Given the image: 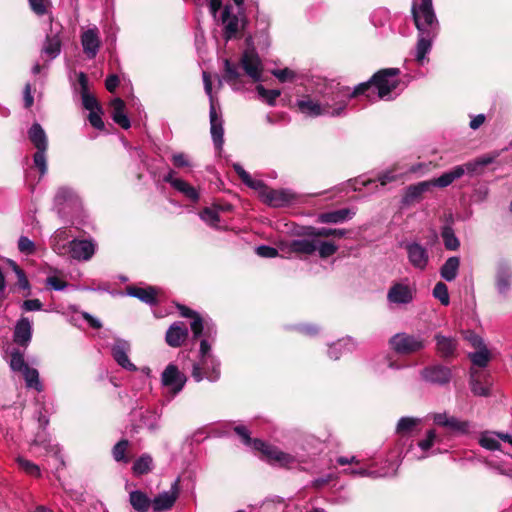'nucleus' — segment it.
<instances>
[{
	"instance_id": "4468645a",
	"label": "nucleus",
	"mask_w": 512,
	"mask_h": 512,
	"mask_svg": "<svg viewBox=\"0 0 512 512\" xmlns=\"http://www.w3.org/2000/svg\"><path fill=\"white\" fill-rule=\"evenodd\" d=\"M416 289L413 285L397 282L388 290L387 300L397 305L409 304L413 301Z\"/></svg>"
},
{
	"instance_id": "680f3d73",
	"label": "nucleus",
	"mask_w": 512,
	"mask_h": 512,
	"mask_svg": "<svg viewBox=\"0 0 512 512\" xmlns=\"http://www.w3.org/2000/svg\"><path fill=\"white\" fill-rule=\"evenodd\" d=\"M345 475L353 476V477H371L377 478L379 477L376 471H372L366 468H347L343 470Z\"/></svg>"
},
{
	"instance_id": "ddd939ff",
	"label": "nucleus",
	"mask_w": 512,
	"mask_h": 512,
	"mask_svg": "<svg viewBox=\"0 0 512 512\" xmlns=\"http://www.w3.org/2000/svg\"><path fill=\"white\" fill-rule=\"evenodd\" d=\"M296 106L298 110L308 117H319L325 116L323 104L318 94V89L314 95H302L296 100Z\"/></svg>"
},
{
	"instance_id": "864d4df0",
	"label": "nucleus",
	"mask_w": 512,
	"mask_h": 512,
	"mask_svg": "<svg viewBox=\"0 0 512 512\" xmlns=\"http://www.w3.org/2000/svg\"><path fill=\"white\" fill-rule=\"evenodd\" d=\"M432 294L442 305H449L450 297L448 287L444 282H437L433 288Z\"/></svg>"
},
{
	"instance_id": "49530a36",
	"label": "nucleus",
	"mask_w": 512,
	"mask_h": 512,
	"mask_svg": "<svg viewBox=\"0 0 512 512\" xmlns=\"http://www.w3.org/2000/svg\"><path fill=\"white\" fill-rule=\"evenodd\" d=\"M152 467V457L149 454H143L134 462L132 471L135 475L140 476L149 473Z\"/></svg>"
},
{
	"instance_id": "6e6d98bb",
	"label": "nucleus",
	"mask_w": 512,
	"mask_h": 512,
	"mask_svg": "<svg viewBox=\"0 0 512 512\" xmlns=\"http://www.w3.org/2000/svg\"><path fill=\"white\" fill-rule=\"evenodd\" d=\"M16 461H17L19 467L28 475L34 476V477L40 476V474H41L40 468L35 463H33L23 457H17Z\"/></svg>"
},
{
	"instance_id": "a211bd4d",
	"label": "nucleus",
	"mask_w": 512,
	"mask_h": 512,
	"mask_svg": "<svg viewBox=\"0 0 512 512\" xmlns=\"http://www.w3.org/2000/svg\"><path fill=\"white\" fill-rule=\"evenodd\" d=\"M421 376L426 382L442 386L450 382L452 373L450 368L437 364L424 368Z\"/></svg>"
},
{
	"instance_id": "f03ea898",
	"label": "nucleus",
	"mask_w": 512,
	"mask_h": 512,
	"mask_svg": "<svg viewBox=\"0 0 512 512\" xmlns=\"http://www.w3.org/2000/svg\"><path fill=\"white\" fill-rule=\"evenodd\" d=\"M367 84H358L353 89L333 81L319 84L318 94L323 104L325 116L342 117L351 99L362 95Z\"/></svg>"
},
{
	"instance_id": "2f4dec72",
	"label": "nucleus",
	"mask_w": 512,
	"mask_h": 512,
	"mask_svg": "<svg viewBox=\"0 0 512 512\" xmlns=\"http://www.w3.org/2000/svg\"><path fill=\"white\" fill-rule=\"evenodd\" d=\"M111 116L115 123L121 126L123 129H128L131 124L130 120L125 114V103L120 98H115L111 102Z\"/></svg>"
},
{
	"instance_id": "20e7f679",
	"label": "nucleus",
	"mask_w": 512,
	"mask_h": 512,
	"mask_svg": "<svg viewBox=\"0 0 512 512\" xmlns=\"http://www.w3.org/2000/svg\"><path fill=\"white\" fill-rule=\"evenodd\" d=\"M220 361L212 352V345L206 339L200 342L198 360L192 367V377L196 382L206 379L210 382H216L220 379L221 369Z\"/></svg>"
},
{
	"instance_id": "473e14b6",
	"label": "nucleus",
	"mask_w": 512,
	"mask_h": 512,
	"mask_svg": "<svg viewBox=\"0 0 512 512\" xmlns=\"http://www.w3.org/2000/svg\"><path fill=\"white\" fill-rule=\"evenodd\" d=\"M356 347V342L351 337L339 339L329 346L328 356L333 360H338L345 351L350 352Z\"/></svg>"
},
{
	"instance_id": "2eb2a0df",
	"label": "nucleus",
	"mask_w": 512,
	"mask_h": 512,
	"mask_svg": "<svg viewBox=\"0 0 512 512\" xmlns=\"http://www.w3.org/2000/svg\"><path fill=\"white\" fill-rule=\"evenodd\" d=\"M83 53L88 59H94L101 47L99 29L96 26L84 30L80 36Z\"/></svg>"
},
{
	"instance_id": "bf43d9fd",
	"label": "nucleus",
	"mask_w": 512,
	"mask_h": 512,
	"mask_svg": "<svg viewBox=\"0 0 512 512\" xmlns=\"http://www.w3.org/2000/svg\"><path fill=\"white\" fill-rule=\"evenodd\" d=\"M8 263L17 276L18 287L23 290H29L30 284H29V281H28L24 271L14 261L9 260Z\"/></svg>"
},
{
	"instance_id": "b1692460",
	"label": "nucleus",
	"mask_w": 512,
	"mask_h": 512,
	"mask_svg": "<svg viewBox=\"0 0 512 512\" xmlns=\"http://www.w3.org/2000/svg\"><path fill=\"white\" fill-rule=\"evenodd\" d=\"M32 338V322L27 317H21L15 325L13 340L19 346L27 347Z\"/></svg>"
},
{
	"instance_id": "aec40b11",
	"label": "nucleus",
	"mask_w": 512,
	"mask_h": 512,
	"mask_svg": "<svg viewBox=\"0 0 512 512\" xmlns=\"http://www.w3.org/2000/svg\"><path fill=\"white\" fill-rule=\"evenodd\" d=\"M73 259L88 261L95 253V243L92 240H76L69 242L68 251Z\"/></svg>"
},
{
	"instance_id": "cd10ccee",
	"label": "nucleus",
	"mask_w": 512,
	"mask_h": 512,
	"mask_svg": "<svg viewBox=\"0 0 512 512\" xmlns=\"http://www.w3.org/2000/svg\"><path fill=\"white\" fill-rule=\"evenodd\" d=\"M126 293L128 296L137 298L140 301L149 305H154L157 303L158 289L152 286H148L145 288L129 286L126 289Z\"/></svg>"
},
{
	"instance_id": "412c9836",
	"label": "nucleus",
	"mask_w": 512,
	"mask_h": 512,
	"mask_svg": "<svg viewBox=\"0 0 512 512\" xmlns=\"http://www.w3.org/2000/svg\"><path fill=\"white\" fill-rule=\"evenodd\" d=\"M193 337L206 339L211 344L216 338L217 330L214 323L210 319L196 317L190 324Z\"/></svg>"
},
{
	"instance_id": "79ce46f5",
	"label": "nucleus",
	"mask_w": 512,
	"mask_h": 512,
	"mask_svg": "<svg viewBox=\"0 0 512 512\" xmlns=\"http://www.w3.org/2000/svg\"><path fill=\"white\" fill-rule=\"evenodd\" d=\"M224 80L231 86L236 88L237 84L240 83L241 73L237 64L232 63L230 60L225 59L224 61Z\"/></svg>"
},
{
	"instance_id": "0eeeda50",
	"label": "nucleus",
	"mask_w": 512,
	"mask_h": 512,
	"mask_svg": "<svg viewBox=\"0 0 512 512\" xmlns=\"http://www.w3.org/2000/svg\"><path fill=\"white\" fill-rule=\"evenodd\" d=\"M187 381V377L175 364H169L161 374V384L165 389L164 397L166 401H171L179 394Z\"/></svg>"
},
{
	"instance_id": "4d7b16f0",
	"label": "nucleus",
	"mask_w": 512,
	"mask_h": 512,
	"mask_svg": "<svg viewBox=\"0 0 512 512\" xmlns=\"http://www.w3.org/2000/svg\"><path fill=\"white\" fill-rule=\"evenodd\" d=\"M26 367L28 365L25 363L24 355L19 350H13L10 355V368L22 372Z\"/></svg>"
},
{
	"instance_id": "0e129e2a",
	"label": "nucleus",
	"mask_w": 512,
	"mask_h": 512,
	"mask_svg": "<svg viewBox=\"0 0 512 512\" xmlns=\"http://www.w3.org/2000/svg\"><path fill=\"white\" fill-rule=\"evenodd\" d=\"M82 105L89 112L101 108L97 99L89 94L87 90L82 91Z\"/></svg>"
},
{
	"instance_id": "ea45409f",
	"label": "nucleus",
	"mask_w": 512,
	"mask_h": 512,
	"mask_svg": "<svg viewBox=\"0 0 512 512\" xmlns=\"http://www.w3.org/2000/svg\"><path fill=\"white\" fill-rule=\"evenodd\" d=\"M316 238L313 237L311 239L305 238V239H298L294 240L290 244V249L293 252L296 253H303V254H312L316 251Z\"/></svg>"
},
{
	"instance_id": "72a5a7b5",
	"label": "nucleus",
	"mask_w": 512,
	"mask_h": 512,
	"mask_svg": "<svg viewBox=\"0 0 512 512\" xmlns=\"http://www.w3.org/2000/svg\"><path fill=\"white\" fill-rule=\"evenodd\" d=\"M512 277V270L509 265L505 263L499 264L496 274V287L500 294H505L510 287Z\"/></svg>"
},
{
	"instance_id": "3c124183",
	"label": "nucleus",
	"mask_w": 512,
	"mask_h": 512,
	"mask_svg": "<svg viewBox=\"0 0 512 512\" xmlns=\"http://www.w3.org/2000/svg\"><path fill=\"white\" fill-rule=\"evenodd\" d=\"M309 235L313 236V237H317V238L330 237V236L342 238L346 235V230L345 229L326 228V227L317 228V229L313 228L312 231L309 233Z\"/></svg>"
},
{
	"instance_id": "dca6fc26",
	"label": "nucleus",
	"mask_w": 512,
	"mask_h": 512,
	"mask_svg": "<svg viewBox=\"0 0 512 512\" xmlns=\"http://www.w3.org/2000/svg\"><path fill=\"white\" fill-rule=\"evenodd\" d=\"M493 385L490 374H479L476 370L470 371L469 387L473 395L479 397H489Z\"/></svg>"
},
{
	"instance_id": "c9c22d12",
	"label": "nucleus",
	"mask_w": 512,
	"mask_h": 512,
	"mask_svg": "<svg viewBox=\"0 0 512 512\" xmlns=\"http://www.w3.org/2000/svg\"><path fill=\"white\" fill-rule=\"evenodd\" d=\"M233 168L237 175L240 177L242 182L246 184L248 187L259 191L260 197L262 198V191L267 190L268 187L265 186L263 181L258 179H253L250 174L245 171V169L238 163L233 164Z\"/></svg>"
},
{
	"instance_id": "8fccbe9b",
	"label": "nucleus",
	"mask_w": 512,
	"mask_h": 512,
	"mask_svg": "<svg viewBox=\"0 0 512 512\" xmlns=\"http://www.w3.org/2000/svg\"><path fill=\"white\" fill-rule=\"evenodd\" d=\"M316 250L319 252V256L321 258H328L335 254L338 250V246L329 241H321L318 238H316Z\"/></svg>"
},
{
	"instance_id": "f257e3e1",
	"label": "nucleus",
	"mask_w": 512,
	"mask_h": 512,
	"mask_svg": "<svg viewBox=\"0 0 512 512\" xmlns=\"http://www.w3.org/2000/svg\"><path fill=\"white\" fill-rule=\"evenodd\" d=\"M412 15L419 33L415 58L419 64H423L439 31L432 0H413Z\"/></svg>"
},
{
	"instance_id": "f8f14e48",
	"label": "nucleus",
	"mask_w": 512,
	"mask_h": 512,
	"mask_svg": "<svg viewBox=\"0 0 512 512\" xmlns=\"http://www.w3.org/2000/svg\"><path fill=\"white\" fill-rule=\"evenodd\" d=\"M110 350L113 359L121 368L131 372L137 370L136 365H134L129 359L131 345L127 340L121 338L115 339Z\"/></svg>"
},
{
	"instance_id": "4c0bfd02",
	"label": "nucleus",
	"mask_w": 512,
	"mask_h": 512,
	"mask_svg": "<svg viewBox=\"0 0 512 512\" xmlns=\"http://www.w3.org/2000/svg\"><path fill=\"white\" fill-rule=\"evenodd\" d=\"M354 212L348 208L340 209L337 211L322 213L319 216L321 223H341L347 219H351Z\"/></svg>"
},
{
	"instance_id": "393cba45",
	"label": "nucleus",
	"mask_w": 512,
	"mask_h": 512,
	"mask_svg": "<svg viewBox=\"0 0 512 512\" xmlns=\"http://www.w3.org/2000/svg\"><path fill=\"white\" fill-rule=\"evenodd\" d=\"M188 337V329L186 325L177 321L174 322L166 331L165 340L170 347H180Z\"/></svg>"
},
{
	"instance_id": "37998d69",
	"label": "nucleus",
	"mask_w": 512,
	"mask_h": 512,
	"mask_svg": "<svg viewBox=\"0 0 512 512\" xmlns=\"http://www.w3.org/2000/svg\"><path fill=\"white\" fill-rule=\"evenodd\" d=\"M61 51V41L58 36L47 37L42 48V53L50 60L56 58Z\"/></svg>"
},
{
	"instance_id": "e2e57ef3",
	"label": "nucleus",
	"mask_w": 512,
	"mask_h": 512,
	"mask_svg": "<svg viewBox=\"0 0 512 512\" xmlns=\"http://www.w3.org/2000/svg\"><path fill=\"white\" fill-rule=\"evenodd\" d=\"M34 164L39 169L41 176L47 172L46 150L39 149L33 156Z\"/></svg>"
},
{
	"instance_id": "f704fd0d",
	"label": "nucleus",
	"mask_w": 512,
	"mask_h": 512,
	"mask_svg": "<svg viewBox=\"0 0 512 512\" xmlns=\"http://www.w3.org/2000/svg\"><path fill=\"white\" fill-rule=\"evenodd\" d=\"M462 176V168L453 167L451 170L443 173L439 177L429 180V182L432 184V189L434 187L445 188L451 185L455 180L461 178Z\"/></svg>"
},
{
	"instance_id": "c756f323",
	"label": "nucleus",
	"mask_w": 512,
	"mask_h": 512,
	"mask_svg": "<svg viewBox=\"0 0 512 512\" xmlns=\"http://www.w3.org/2000/svg\"><path fill=\"white\" fill-rule=\"evenodd\" d=\"M71 231L67 228L57 229L51 237V247L58 255H65L71 238Z\"/></svg>"
},
{
	"instance_id": "39448f33",
	"label": "nucleus",
	"mask_w": 512,
	"mask_h": 512,
	"mask_svg": "<svg viewBox=\"0 0 512 512\" xmlns=\"http://www.w3.org/2000/svg\"><path fill=\"white\" fill-rule=\"evenodd\" d=\"M254 450L260 451L270 463L284 468H293L297 464L306 463L307 461V457L304 454L287 453L262 440L254 441Z\"/></svg>"
},
{
	"instance_id": "052dcab7",
	"label": "nucleus",
	"mask_w": 512,
	"mask_h": 512,
	"mask_svg": "<svg viewBox=\"0 0 512 512\" xmlns=\"http://www.w3.org/2000/svg\"><path fill=\"white\" fill-rule=\"evenodd\" d=\"M128 447V441L127 440H121L119 441L114 447H113V457L117 462H128V458L126 457V450Z\"/></svg>"
},
{
	"instance_id": "9d476101",
	"label": "nucleus",
	"mask_w": 512,
	"mask_h": 512,
	"mask_svg": "<svg viewBox=\"0 0 512 512\" xmlns=\"http://www.w3.org/2000/svg\"><path fill=\"white\" fill-rule=\"evenodd\" d=\"M220 22L223 26V37L226 41L236 38L243 28V19L234 13V8L231 5H226L223 8Z\"/></svg>"
},
{
	"instance_id": "a18cd8bd",
	"label": "nucleus",
	"mask_w": 512,
	"mask_h": 512,
	"mask_svg": "<svg viewBox=\"0 0 512 512\" xmlns=\"http://www.w3.org/2000/svg\"><path fill=\"white\" fill-rule=\"evenodd\" d=\"M22 374L28 388H33L38 392L43 390V385L39 379V372L37 369L28 366L22 371Z\"/></svg>"
},
{
	"instance_id": "c85d7f7f",
	"label": "nucleus",
	"mask_w": 512,
	"mask_h": 512,
	"mask_svg": "<svg viewBox=\"0 0 512 512\" xmlns=\"http://www.w3.org/2000/svg\"><path fill=\"white\" fill-rule=\"evenodd\" d=\"M436 351L442 358L453 357L457 350V341L454 337L444 336L440 333L434 336Z\"/></svg>"
},
{
	"instance_id": "bb28decb",
	"label": "nucleus",
	"mask_w": 512,
	"mask_h": 512,
	"mask_svg": "<svg viewBox=\"0 0 512 512\" xmlns=\"http://www.w3.org/2000/svg\"><path fill=\"white\" fill-rule=\"evenodd\" d=\"M437 441L435 430H429L424 439L418 441L416 446H411L410 453L412 457L417 460L424 459L430 455L429 451Z\"/></svg>"
},
{
	"instance_id": "69168bd1",
	"label": "nucleus",
	"mask_w": 512,
	"mask_h": 512,
	"mask_svg": "<svg viewBox=\"0 0 512 512\" xmlns=\"http://www.w3.org/2000/svg\"><path fill=\"white\" fill-rule=\"evenodd\" d=\"M18 249L22 254L31 255L35 252V243L26 236L18 240Z\"/></svg>"
},
{
	"instance_id": "a19ab883",
	"label": "nucleus",
	"mask_w": 512,
	"mask_h": 512,
	"mask_svg": "<svg viewBox=\"0 0 512 512\" xmlns=\"http://www.w3.org/2000/svg\"><path fill=\"white\" fill-rule=\"evenodd\" d=\"M420 423L421 419L418 417H401L396 425V433L402 436L408 435L412 433Z\"/></svg>"
},
{
	"instance_id": "4be33fe9",
	"label": "nucleus",
	"mask_w": 512,
	"mask_h": 512,
	"mask_svg": "<svg viewBox=\"0 0 512 512\" xmlns=\"http://www.w3.org/2000/svg\"><path fill=\"white\" fill-rule=\"evenodd\" d=\"M178 482V480L174 481L170 490L160 493L153 499L152 506L155 512L169 510L174 505L179 494Z\"/></svg>"
},
{
	"instance_id": "7ed1b4c3",
	"label": "nucleus",
	"mask_w": 512,
	"mask_h": 512,
	"mask_svg": "<svg viewBox=\"0 0 512 512\" xmlns=\"http://www.w3.org/2000/svg\"><path fill=\"white\" fill-rule=\"evenodd\" d=\"M399 75V68H385L377 71L368 81L361 83L367 84L362 95L370 101L375 99L391 100L392 92L400 83Z\"/></svg>"
},
{
	"instance_id": "a878e982",
	"label": "nucleus",
	"mask_w": 512,
	"mask_h": 512,
	"mask_svg": "<svg viewBox=\"0 0 512 512\" xmlns=\"http://www.w3.org/2000/svg\"><path fill=\"white\" fill-rule=\"evenodd\" d=\"M79 203V197L74 189L70 187H59L54 197V205L61 213L66 206H77Z\"/></svg>"
},
{
	"instance_id": "9b49d317",
	"label": "nucleus",
	"mask_w": 512,
	"mask_h": 512,
	"mask_svg": "<svg viewBox=\"0 0 512 512\" xmlns=\"http://www.w3.org/2000/svg\"><path fill=\"white\" fill-rule=\"evenodd\" d=\"M240 65L245 74L253 81L261 80L263 64L255 48L251 47L244 50L240 58Z\"/></svg>"
},
{
	"instance_id": "13d9d810",
	"label": "nucleus",
	"mask_w": 512,
	"mask_h": 512,
	"mask_svg": "<svg viewBox=\"0 0 512 512\" xmlns=\"http://www.w3.org/2000/svg\"><path fill=\"white\" fill-rule=\"evenodd\" d=\"M480 445L488 450H497L500 448V442L497 434L484 433L480 438Z\"/></svg>"
},
{
	"instance_id": "f3484780",
	"label": "nucleus",
	"mask_w": 512,
	"mask_h": 512,
	"mask_svg": "<svg viewBox=\"0 0 512 512\" xmlns=\"http://www.w3.org/2000/svg\"><path fill=\"white\" fill-rule=\"evenodd\" d=\"M176 172L172 169L168 171L163 177V181L169 183L176 191L183 194L187 199L192 202H197L200 198L199 192L188 182L181 178L175 177Z\"/></svg>"
},
{
	"instance_id": "e433bc0d",
	"label": "nucleus",
	"mask_w": 512,
	"mask_h": 512,
	"mask_svg": "<svg viewBox=\"0 0 512 512\" xmlns=\"http://www.w3.org/2000/svg\"><path fill=\"white\" fill-rule=\"evenodd\" d=\"M28 136H29L30 141L33 143V145L35 146V148L37 150H39V149L47 150V147H48L47 136H46L44 129L41 127V125L39 123H34L30 127V129L28 131Z\"/></svg>"
},
{
	"instance_id": "774afa93",
	"label": "nucleus",
	"mask_w": 512,
	"mask_h": 512,
	"mask_svg": "<svg viewBox=\"0 0 512 512\" xmlns=\"http://www.w3.org/2000/svg\"><path fill=\"white\" fill-rule=\"evenodd\" d=\"M235 433L241 438L242 442L251 448L254 449V441L256 439H252L250 437V433L248 429L243 425H237L234 427Z\"/></svg>"
},
{
	"instance_id": "603ef678",
	"label": "nucleus",
	"mask_w": 512,
	"mask_h": 512,
	"mask_svg": "<svg viewBox=\"0 0 512 512\" xmlns=\"http://www.w3.org/2000/svg\"><path fill=\"white\" fill-rule=\"evenodd\" d=\"M445 428L459 434H466L470 431L471 424L468 421H461L458 418L451 416Z\"/></svg>"
},
{
	"instance_id": "5701e85b",
	"label": "nucleus",
	"mask_w": 512,
	"mask_h": 512,
	"mask_svg": "<svg viewBox=\"0 0 512 512\" xmlns=\"http://www.w3.org/2000/svg\"><path fill=\"white\" fill-rule=\"evenodd\" d=\"M432 190V184L427 181L418 182L406 188L402 197V204L409 206L413 203L421 201L423 194Z\"/></svg>"
},
{
	"instance_id": "09e8293b",
	"label": "nucleus",
	"mask_w": 512,
	"mask_h": 512,
	"mask_svg": "<svg viewBox=\"0 0 512 512\" xmlns=\"http://www.w3.org/2000/svg\"><path fill=\"white\" fill-rule=\"evenodd\" d=\"M256 91L259 97L265 101L268 105L274 106L277 98L281 95V91L278 89L268 90L263 85H258Z\"/></svg>"
},
{
	"instance_id": "423d86ee",
	"label": "nucleus",
	"mask_w": 512,
	"mask_h": 512,
	"mask_svg": "<svg viewBox=\"0 0 512 512\" xmlns=\"http://www.w3.org/2000/svg\"><path fill=\"white\" fill-rule=\"evenodd\" d=\"M203 84L205 93L208 95L210 100V110H209V118H210V132L212 136V140L216 148L220 149L223 145V120L220 114H218L216 109L215 98L212 94V81L210 74L206 71L202 73Z\"/></svg>"
},
{
	"instance_id": "6e6552de",
	"label": "nucleus",
	"mask_w": 512,
	"mask_h": 512,
	"mask_svg": "<svg viewBox=\"0 0 512 512\" xmlns=\"http://www.w3.org/2000/svg\"><path fill=\"white\" fill-rule=\"evenodd\" d=\"M406 252L409 264L416 270L424 271L427 269L430 261V255L427 247L417 241H408L402 244Z\"/></svg>"
},
{
	"instance_id": "5fc2aeb1",
	"label": "nucleus",
	"mask_w": 512,
	"mask_h": 512,
	"mask_svg": "<svg viewBox=\"0 0 512 512\" xmlns=\"http://www.w3.org/2000/svg\"><path fill=\"white\" fill-rule=\"evenodd\" d=\"M200 218L211 227L217 228L219 222V212L216 208H204L200 213Z\"/></svg>"
},
{
	"instance_id": "7c9ffc66",
	"label": "nucleus",
	"mask_w": 512,
	"mask_h": 512,
	"mask_svg": "<svg viewBox=\"0 0 512 512\" xmlns=\"http://www.w3.org/2000/svg\"><path fill=\"white\" fill-rule=\"evenodd\" d=\"M459 268L460 258L458 256H451L440 267L439 273L443 280L452 282L457 278Z\"/></svg>"
},
{
	"instance_id": "58836bf2",
	"label": "nucleus",
	"mask_w": 512,
	"mask_h": 512,
	"mask_svg": "<svg viewBox=\"0 0 512 512\" xmlns=\"http://www.w3.org/2000/svg\"><path fill=\"white\" fill-rule=\"evenodd\" d=\"M129 502L137 512H147L152 504L148 496L140 490H135L130 493Z\"/></svg>"
},
{
	"instance_id": "c03bdc74",
	"label": "nucleus",
	"mask_w": 512,
	"mask_h": 512,
	"mask_svg": "<svg viewBox=\"0 0 512 512\" xmlns=\"http://www.w3.org/2000/svg\"><path fill=\"white\" fill-rule=\"evenodd\" d=\"M441 237L447 250L456 251L460 247V241L451 226L446 225L442 228Z\"/></svg>"
},
{
	"instance_id": "de8ad7c7",
	"label": "nucleus",
	"mask_w": 512,
	"mask_h": 512,
	"mask_svg": "<svg viewBox=\"0 0 512 512\" xmlns=\"http://www.w3.org/2000/svg\"><path fill=\"white\" fill-rule=\"evenodd\" d=\"M469 359L475 366L478 367H486L490 360V353L487 347H482L478 349L476 352L469 353Z\"/></svg>"
},
{
	"instance_id": "1a4fd4ad",
	"label": "nucleus",
	"mask_w": 512,
	"mask_h": 512,
	"mask_svg": "<svg viewBox=\"0 0 512 512\" xmlns=\"http://www.w3.org/2000/svg\"><path fill=\"white\" fill-rule=\"evenodd\" d=\"M390 345L397 353L411 354L425 347V340L420 335L398 333L390 339Z\"/></svg>"
},
{
	"instance_id": "338daca9",
	"label": "nucleus",
	"mask_w": 512,
	"mask_h": 512,
	"mask_svg": "<svg viewBox=\"0 0 512 512\" xmlns=\"http://www.w3.org/2000/svg\"><path fill=\"white\" fill-rule=\"evenodd\" d=\"M272 74L282 83L291 82L296 77V73L289 68L275 69Z\"/></svg>"
},
{
	"instance_id": "6ab92c4d",
	"label": "nucleus",
	"mask_w": 512,
	"mask_h": 512,
	"mask_svg": "<svg viewBox=\"0 0 512 512\" xmlns=\"http://www.w3.org/2000/svg\"><path fill=\"white\" fill-rule=\"evenodd\" d=\"M295 199L294 193L288 189H270L262 191V200L272 207H284Z\"/></svg>"
}]
</instances>
